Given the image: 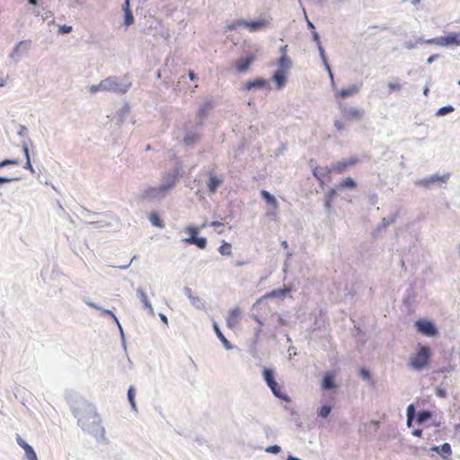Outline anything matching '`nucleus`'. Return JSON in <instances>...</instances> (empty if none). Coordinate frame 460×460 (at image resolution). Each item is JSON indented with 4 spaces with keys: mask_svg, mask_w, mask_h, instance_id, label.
<instances>
[{
    "mask_svg": "<svg viewBox=\"0 0 460 460\" xmlns=\"http://www.w3.org/2000/svg\"><path fill=\"white\" fill-rule=\"evenodd\" d=\"M86 406L89 408L88 417L92 418L93 422H99L100 417L96 410L91 404L87 403Z\"/></svg>",
    "mask_w": 460,
    "mask_h": 460,
    "instance_id": "obj_28",
    "label": "nucleus"
},
{
    "mask_svg": "<svg viewBox=\"0 0 460 460\" xmlns=\"http://www.w3.org/2000/svg\"><path fill=\"white\" fill-rule=\"evenodd\" d=\"M243 26H245L251 31H255L267 27L268 22L266 20H259L253 22L244 21Z\"/></svg>",
    "mask_w": 460,
    "mask_h": 460,
    "instance_id": "obj_14",
    "label": "nucleus"
},
{
    "mask_svg": "<svg viewBox=\"0 0 460 460\" xmlns=\"http://www.w3.org/2000/svg\"><path fill=\"white\" fill-rule=\"evenodd\" d=\"M280 53L281 55H288V45H285L280 48Z\"/></svg>",
    "mask_w": 460,
    "mask_h": 460,
    "instance_id": "obj_53",
    "label": "nucleus"
},
{
    "mask_svg": "<svg viewBox=\"0 0 460 460\" xmlns=\"http://www.w3.org/2000/svg\"><path fill=\"white\" fill-rule=\"evenodd\" d=\"M72 31V26L63 25L58 29V32L62 34L69 33Z\"/></svg>",
    "mask_w": 460,
    "mask_h": 460,
    "instance_id": "obj_43",
    "label": "nucleus"
},
{
    "mask_svg": "<svg viewBox=\"0 0 460 460\" xmlns=\"http://www.w3.org/2000/svg\"><path fill=\"white\" fill-rule=\"evenodd\" d=\"M134 22V17L131 11L125 12V24L127 26L131 25Z\"/></svg>",
    "mask_w": 460,
    "mask_h": 460,
    "instance_id": "obj_37",
    "label": "nucleus"
},
{
    "mask_svg": "<svg viewBox=\"0 0 460 460\" xmlns=\"http://www.w3.org/2000/svg\"><path fill=\"white\" fill-rule=\"evenodd\" d=\"M438 55L435 54V55H432L430 56L429 58H428V63L429 64H431L432 62H434L435 60H437L438 58Z\"/></svg>",
    "mask_w": 460,
    "mask_h": 460,
    "instance_id": "obj_49",
    "label": "nucleus"
},
{
    "mask_svg": "<svg viewBox=\"0 0 460 460\" xmlns=\"http://www.w3.org/2000/svg\"><path fill=\"white\" fill-rule=\"evenodd\" d=\"M331 411H332L331 406L323 405L320 408L318 414L322 418H326L330 414Z\"/></svg>",
    "mask_w": 460,
    "mask_h": 460,
    "instance_id": "obj_32",
    "label": "nucleus"
},
{
    "mask_svg": "<svg viewBox=\"0 0 460 460\" xmlns=\"http://www.w3.org/2000/svg\"><path fill=\"white\" fill-rule=\"evenodd\" d=\"M137 295L141 300V302L145 305V307L149 311L151 314H154V309L146 292L142 289H137Z\"/></svg>",
    "mask_w": 460,
    "mask_h": 460,
    "instance_id": "obj_21",
    "label": "nucleus"
},
{
    "mask_svg": "<svg viewBox=\"0 0 460 460\" xmlns=\"http://www.w3.org/2000/svg\"><path fill=\"white\" fill-rule=\"evenodd\" d=\"M412 435L418 438H420L422 436V430L421 429H414L412 431Z\"/></svg>",
    "mask_w": 460,
    "mask_h": 460,
    "instance_id": "obj_50",
    "label": "nucleus"
},
{
    "mask_svg": "<svg viewBox=\"0 0 460 460\" xmlns=\"http://www.w3.org/2000/svg\"><path fill=\"white\" fill-rule=\"evenodd\" d=\"M291 59L288 55H281L279 59L278 60V66L279 69H282L286 72V70L289 69L291 67Z\"/></svg>",
    "mask_w": 460,
    "mask_h": 460,
    "instance_id": "obj_22",
    "label": "nucleus"
},
{
    "mask_svg": "<svg viewBox=\"0 0 460 460\" xmlns=\"http://www.w3.org/2000/svg\"><path fill=\"white\" fill-rule=\"evenodd\" d=\"M286 293V290L284 289H278L271 292V296H283Z\"/></svg>",
    "mask_w": 460,
    "mask_h": 460,
    "instance_id": "obj_45",
    "label": "nucleus"
},
{
    "mask_svg": "<svg viewBox=\"0 0 460 460\" xmlns=\"http://www.w3.org/2000/svg\"><path fill=\"white\" fill-rule=\"evenodd\" d=\"M104 313L109 314V315H111L116 321V323H119V321H118L117 317L115 316V314L111 311L105 310Z\"/></svg>",
    "mask_w": 460,
    "mask_h": 460,
    "instance_id": "obj_52",
    "label": "nucleus"
},
{
    "mask_svg": "<svg viewBox=\"0 0 460 460\" xmlns=\"http://www.w3.org/2000/svg\"><path fill=\"white\" fill-rule=\"evenodd\" d=\"M161 319L164 322V323H167V318L165 315H161Z\"/></svg>",
    "mask_w": 460,
    "mask_h": 460,
    "instance_id": "obj_61",
    "label": "nucleus"
},
{
    "mask_svg": "<svg viewBox=\"0 0 460 460\" xmlns=\"http://www.w3.org/2000/svg\"><path fill=\"white\" fill-rule=\"evenodd\" d=\"M273 81L277 84L278 89H281L286 84V72L282 69H279L273 75Z\"/></svg>",
    "mask_w": 460,
    "mask_h": 460,
    "instance_id": "obj_16",
    "label": "nucleus"
},
{
    "mask_svg": "<svg viewBox=\"0 0 460 460\" xmlns=\"http://www.w3.org/2000/svg\"><path fill=\"white\" fill-rule=\"evenodd\" d=\"M172 185H173V183H172L170 185H161L157 188L150 187L144 191L143 197L146 199L155 198L159 194L165 193Z\"/></svg>",
    "mask_w": 460,
    "mask_h": 460,
    "instance_id": "obj_10",
    "label": "nucleus"
},
{
    "mask_svg": "<svg viewBox=\"0 0 460 460\" xmlns=\"http://www.w3.org/2000/svg\"><path fill=\"white\" fill-rule=\"evenodd\" d=\"M268 85V82L263 78H257L253 81L247 82L244 86L243 90L250 91L253 88H264Z\"/></svg>",
    "mask_w": 460,
    "mask_h": 460,
    "instance_id": "obj_15",
    "label": "nucleus"
},
{
    "mask_svg": "<svg viewBox=\"0 0 460 460\" xmlns=\"http://www.w3.org/2000/svg\"><path fill=\"white\" fill-rule=\"evenodd\" d=\"M439 455H441L444 459H448V457L452 455L451 446L448 443H444L441 446Z\"/></svg>",
    "mask_w": 460,
    "mask_h": 460,
    "instance_id": "obj_24",
    "label": "nucleus"
},
{
    "mask_svg": "<svg viewBox=\"0 0 460 460\" xmlns=\"http://www.w3.org/2000/svg\"><path fill=\"white\" fill-rule=\"evenodd\" d=\"M104 84H102V82L101 81L99 84H94L90 87L91 93H96L98 91H103Z\"/></svg>",
    "mask_w": 460,
    "mask_h": 460,
    "instance_id": "obj_40",
    "label": "nucleus"
},
{
    "mask_svg": "<svg viewBox=\"0 0 460 460\" xmlns=\"http://www.w3.org/2000/svg\"><path fill=\"white\" fill-rule=\"evenodd\" d=\"M440 448H441V446L440 447L435 446V447H433L431 448V450L437 452L438 454H439L440 453Z\"/></svg>",
    "mask_w": 460,
    "mask_h": 460,
    "instance_id": "obj_57",
    "label": "nucleus"
},
{
    "mask_svg": "<svg viewBox=\"0 0 460 460\" xmlns=\"http://www.w3.org/2000/svg\"><path fill=\"white\" fill-rule=\"evenodd\" d=\"M189 77L190 80L194 81L196 79V75L192 70L189 71Z\"/></svg>",
    "mask_w": 460,
    "mask_h": 460,
    "instance_id": "obj_55",
    "label": "nucleus"
},
{
    "mask_svg": "<svg viewBox=\"0 0 460 460\" xmlns=\"http://www.w3.org/2000/svg\"><path fill=\"white\" fill-rule=\"evenodd\" d=\"M206 226H207V225H206V223H204V224L200 226V228H199V229H203V228H205V227H206Z\"/></svg>",
    "mask_w": 460,
    "mask_h": 460,
    "instance_id": "obj_64",
    "label": "nucleus"
},
{
    "mask_svg": "<svg viewBox=\"0 0 460 460\" xmlns=\"http://www.w3.org/2000/svg\"><path fill=\"white\" fill-rule=\"evenodd\" d=\"M222 183V180L215 175H210L207 186L211 193H215L217 187Z\"/></svg>",
    "mask_w": 460,
    "mask_h": 460,
    "instance_id": "obj_20",
    "label": "nucleus"
},
{
    "mask_svg": "<svg viewBox=\"0 0 460 460\" xmlns=\"http://www.w3.org/2000/svg\"><path fill=\"white\" fill-rule=\"evenodd\" d=\"M23 152H24L25 156L27 158V163H26V166L25 167L31 169V164L30 155H29V149H28L27 146H23Z\"/></svg>",
    "mask_w": 460,
    "mask_h": 460,
    "instance_id": "obj_42",
    "label": "nucleus"
},
{
    "mask_svg": "<svg viewBox=\"0 0 460 460\" xmlns=\"http://www.w3.org/2000/svg\"><path fill=\"white\" fill-rule=\"evenodd\" d=\"M24 43H26L25 41H21L19 42V44L17 45L16 49H19L22 45H23Z\"/></svg>",
    "mask_w": 460,
    "mask_h": 460,
    "instance_id": "obj_63",
    "label": "nucleus"
},
{
    "mask_svg": "<svg viewBox=\"0 0 460 460\" xmlns=\"http://www.w3.org/2000/svg\"><path fill=\"white\" fill-rule=\"evenodd\" d=\"M256 57L253 54H249L245 58L236 60L234 67L237 72L244 73L249 70L250 66L255 61Z\"/></svg>",
    "mask_w": 460,
    "mask_h": 460,
    "instance_id": "obj_9",
    "label": "nucleus"
},
{
    "mask_svg": "<svg viewBox=\"0 0 460 460\" xmlns=\"http://www.w3.org/2000/svg\"><path fill=\"white\" fill-rule=\"evenodd\" d=\"M334 127L338 131H341L345 128V124L341 119H336L334 121Z\"/></svg>",
    "mask_w": 460,
    "mask_h": 460,
    "instance_id": "obj_41",
    "label": "nucleus"
},
{
    "mask_svg": "<svg viewBox=\"0 0 460 460\" xmlns=\"http://www.w3.org/2000/svg\"><path fill=\"white\" fill-rule=\"evenodd\" d=\"M281 244H282V246H283L284 248H287V247H288V243H287V241H283Z\"/></svg>",
    "mask_w": 460,
    "mask_h": 460,
    "instance_id": "obj_62",
    "label": "nucleus"
},
{
    "mask_svg": "<svg viewBox=\"0 0 460 460\" xmlns=\"http://www.w3.org/2000/svg\"><path fill=\"white\" fill-rule=\"evenodd\" d=\"M199 228L195 226H188L186 232L190 234V237L185 239L186 243L196 244L200 249H205L207 246V240L204 237H197Z\"/></svg>",
    "mask_w": 460,
    "mask_h": 460,
    "instance_id": "obj_6",
    "label": "nucleus"
},
{
    "mask_svg": "<svg viewBox=\"0 0 460 460\" xmlns=\"http://www.w3.org/2000/svg\"><path fill=\"white\" fill-rule=\"evenodd\" d=\"M211 107H212L211 103H207L203 107H201L199 111V119H203L207 116V113L211 109Z\"/></svg>",
    "mask_w": 460,
    "mask_h": 460,
    "instance_id": "obj_31",
    "label": "nucleus"
},
{
    "mask_svg": "<svg viewBox=\"0 0 460 460\" xmlns=\"http://www.w3.org/2000/svg\"><path fill=\"white\" fill-rule=\"evenodd\" d=\"M356 187H357L356 181L350 177H347V178L343 179L336 186L337 190H341L344 189H351L352 190V189H355Z\"/></svg>",
    "mask_w": 460,
    "mask_h": 460,
    "instance_id": "obj_17",
    "label": "nucleus"
},
{
    "mask_svg": "<svg viewBox=\"0 0 460 460\" xmlns=\"http://www.w3.org/2000/svg\"><path fill=\"white\" fill-rule=\"evenodd\" d=\"M431 349L427 345L418 344L415 353L410 358L409 365L415 370H421L429 365Z\"/></svg>",
    "mask_w": 460,
    "mask_h": 460,
    "instance_id": "obj_2",
    "label": "nucleus"
},
{
    "mask_svg": "<svg viewBox=\"0 0 460 460\" xmlns=\"http://www.w3.org/2000/svg\"><path fill=\"white\" fill-rule=\"evenodd\" d=\"M447 181V177L445 176H431L429 179H424V180H421L420 181V183L424 185V186H428L429 183H433V182H436V181Z\"/></svg>",
    "mask_w": 460,
    "mask_h": 460,
    "instance_id": "obj_25",
    "label": "nucleus"
},
{
    "mask_svg": "<svg viewBox=\"0 0 460 460\" xmlns=\"http://www.w3.org/2000/svg\"><path fill=\"white\" fill-rule=\"evenodd\" d=\"M220 341L223 343L224 347L226 349H232V345H231L230 341L226 337L223 338Z\"/></svg>",
    "mask_w": 460,
    "mask_h": 460,
    "instance_id": "obj_46",
    "label": "nucleus"
},
{
    "mask_svg": "<svg viewBox=\"0 0 460 460\" xmlns=\"http://www.w3.org/2000/svg\"><path fill=\"white\" fill-rule=\"evenodd\" d=\"M29 3L32 5H36L37 4V0H29Z\"/></svg>",
    "mask_w": 460,
    "mask_h": 460,
    "instance_id": "obj_59",
    "label": "nucleus"
},
{
    "mask_svg": "<svg viewBox=\"0 0 460 460\" xmlns=\"http://www.w3.org/2000/svg\"><path fill=\"white\" fill-rule=\"evenodd\" d=\"M102 84H104L103 91L109 92H117L118 91V84L115 78L109 77L102 81Z\"/></svg>",
    "mask_w": 460,
    "mask_h": 460,
    "instance_id": "obj_19",
    "label": "nucleus"
},
{
    "mask_svg": "<svg viewBox=\"0 0 460 460\" xmlns=\"http://www.w3.org/2000/svg\"><path fill=\"white\" fill-rule=\"evenodd\" d=\"M453 111H454L453 106L448 105V106H445V107H442L441 109H439L438 111V115H445V114H447L449 112H452Z\"/></svg>",
    "mask_w": 460,
    "mask_h": 460,
    "instance_id": "obj_38",
    "label": "nucleus"
},
{
    "mask_svg": "<svg viewBox=\"0 0 460 460\" xmlns=\"http://www.w3.org/2000/svg\"><path fill=\"white\" fill-rule=\"evenodd\" d=\"M415 325L418 329V332L426 336H435L438 333L434 324L427 320H418L416 321Z\"/></svg>",
    "mask_w": 460,
    "mask_h": 460,
    "instance_id": "obj_8",
    "label": "nucleus"
},
{
    "mask_svg": "<svg viewBox=\"0 0 460 460\" xmlns=\"http://www.w3.org/2000/svg\"><path fill=\"white\" fill-rule=\"evenodd\" d=\"M438 394L440 396H444L445 393L442 390H438Z\"/></svg>",
    "mask_w": 460,
    "mask_h": 460,
    "instance_id": "obj_60",
    "label": "nucleus"
},
{
    "mask_svg": "<svg viewBox=\"0 0 460 460\" xmlns=\"http://www.w3.org/2000/svg\"><path fill=\"white\" fill-rule=\"evenodd\" d=\"M123 10H124V12L130 11V9H129V0H125V3L123 4Z\"/></svg>",
    "mask_w": 460,
    "mask_h": 460,
    "instance_id": "obj_51",
    "label": "nucleus"
},
{
    "mask_svg": "<svg viewBox=\"0 0 460 460\" xmlns=\"http://www.w3.org/2000/svg\"><path fill=\"white\" fill-rule=\"evenodd\" d=\"M359 90H360V86L358 84H352L347 88H342L341 90H337L334 93L335 100L337 101L338 103L341 102V101L342 99L356 95L357 93H358Z\"/></svg>",
    "mask_w": 460,
    "mask_h": 460,
    "instance_id": "obj_7",
    "label": "nucleus"
},
{
    "mask_svg": "<svg viewBox=\"0 0 460 460\" xmlns=\"http://www.w3.org/2000/svg\"><path fill=\"white\" fill-rule=\"evenodd\" d=\"M338 107L346 121L359 120L363 116V111L355 107H346L342 102H339Z\"/></svg>",
    "mask_w": 460,
    "mask_h": 460,
    "instance_id": "obj_5",
    "label": "nucleus"
},
{
    "mask_svg": "<svg viewBox=\"0 0 460 460\" xmlns=\"http://www.w3.org/2000/svg\"><path fill=\"white\" fill-rule=\"evenodd\" d=\"M358 158L357 156H351L349 159L339 161L336 164H332V168L325 167L323 169H319L318 167L314 168L313 171L314 176L322 181L323 177L328 175L330 172H333L338 174H341L347 171L349 167H351L358 164Z\"/></svg>",
    "mask_w": 460,
    "mask_h": 460,
    "instance_id": "obj_1",
    "label": "nucleus"
},
{
    "mask_svg": "<svg viewBox=\"0 0 460 460\" xmlns=\"http://www.w3.org/2000/svg\"><path fill=\"white\" fill-rule=\"evenodd\" d=\"M16 441L18 445L25 451L26 456L29 460H37V455L33 448L27 444L20 436H17Z\"/></svg>",
    "mask_w": 460,
    "mask_h": 460,
    "instance_id": "obj_11",
    "label": "nucleus"
},
{
    "mask_svg": "<svg viewBox=\"0 0 460 460\" xmlns=\"http://www.w3.org/2000/svg\"><path fill=\"white\" fill-rule=\"evenodd\" d=\"M360 374H361L363 378L370 379V373L367 369L362 368L361 371H360Z\"/></svg>",
    "mask_w": 460,
    "mask_h": 460,
    "instance_id": "obj_48",
    "label": "nucleus"
},
{
    "mask_svg": "<svg viewBox=\"0 0 460 460\" xmlns=\"http://www.w3.org/2000/svg\"><path fill=\"white\" fill-rule=\"evenodd\" d=\"M280 451V447L279 446H272L267 448V452L277 454Z\"/></svg>",
    "mask_w": 460,
    "mask_h": 460,
    "instance_id": "obj_47",
    "label": "nucleus"
},
{
    "mask_svg": "<svg viewBox=\"0 0 460 460\" xmlns=\"http://www.w3.org/2000/svg\"><path fill=\"white\" fill-rule=\"evenodd\" d=\"M11 181H12V179L5 178V177H0V184L6 183V182H9Z\"/></svg>",
    "mask_w": 460,
    "mask_h": 460,
    "instance_id": "obj_54",
    "label": "nucleus"
},
{
    "mask_svg": "<svg viewBox=\"0 0 460 460\" xmlns=\"http://www.w3.org/2000/svg\"><path fill=\"white\" fill-rule=\"evenodd\" d=\"M241 310L239 308H234L229 312L226 319V324L229 328L233 329L237 326Z\"/></svg>",
    "mask_w": 460,
    "mask_h": 460,
    "instance_id": "obj_12",
    "label": "nucleus"
},
{
    "mask_svg": "<svg viewBox=\"0 0 460 460\" xmlns=\"http://www.w3.org/2000/svg\"><path fill=\"white\" fill-rule=\"evenodd\" d=\"M428 43L436 44L438 46H449V45H456L460 46V33H448L446 36L434 38L429 40Z\"/></svg>",
    "mask_w": 460,
    "mask_h": 460,
    "instance_id": "obj_4",
    "label": "nucleus"
},
{
    "mask_svg": "<svg viewBox=\"0 0 460 460\" xmlns=\"http://www.w3.org/2000/svg\"><path fill=\"white\" fill-rule=\"evenodd\" d=\"M335 194H336L335 190H332L329 192V196H330V197L334 196Z\"/></svg>",
    "mask_w": 460,
    "mask_h": 460,
    "instance_id": "obj_58",
    "label": "nucleus"
},
{
    "mask_svg": "<svg viewBox=\"0 0 460 460\" xmlns=\"http://www.w3.org/2000/svg\"><path fill=\"white\" fill-rule=\"evenodd\" d=\"M431 418V412L429 411H422L417 415V422L419 424L423 423Z\"/></svg>",
    "mask_w": 460,
    "mask_h": 460,
    "instance_id": "obj_27",
    "label": "nucleus"
},
{
    "mask_svg": "<svg viewBox=\"0 0 460 460\" xmlns=\"http://www.w3.org/2000/svg\"><path fill=\"white\" fill-rule=\"evenodd\" d=\"M263 376L268 386L270 388L276 397L288 401V397L283 393L281 387L274 379L273 371L271 369L265 368L263 370Z\"/></svg>",
    "mask_w": 460,
    "mask_h": 460,
    "instance_id": "obj_3",
    "label": "nucleus"
},
{
    "mask_svg": "<svg viewBox=\"0 0 460 460\" xmlns=\"http://www.w3.org/2000/svg\"><path fill=\"white\" fill-rule=\"evenodd\" d=\"M19 164L18 160L5 159L0 163V168L7 166V165H14V164Z\"/></svg>",
    "mask_w": 460,
    "mask_h": 460,
    "instance_id": "obj_39",
    "label": "nucleus"
},
{
    "mask_svg": "<svg viewBox=\"0 0 460 460\" xmlns=\"http://www.w3.org/2000/svg\"><path fill=\"white\" fill-rule=\"evenodd\" d=\"M149 220L151 222V224L154 226H156L158 228H164V222L162 221V219L159 217V215L156 213V212H152L150 213L149 215Z\"/></svg>",
    "mask_w": 460,
    "mask_h": 460,
    "instance_id": "obj_23",
    "label": "nucleus"
},
{
    "mask_svg": "<svg viewBox=\"0 0 460 460\" xmlns=\"http://www.w3.org/2000/svg\"><path fill=\"white\" fill-rule=\"evenodd\" d=\"M414 416H415L414 406H413V404H410L407 407V424H408V426L411 425V421H412Z\"/></svg>",
    "mask_w": 460,
    "mask_h": 460,
    "instance_id": "obj_29",
    "label": "nucleus"
},
{
    "mask_svg": "<svg viewBox=\"0 0 460 460\" xmlns=\"http://www.w3.org/2000/svg\"><path fill=\"white\" fill-rule=\"evenodd\" d=\"M214 331L217 336V338L221 341L223 338H225L224 334L220 331L218 325L215 323L213 325Z\"/></svg>",
    "mask_w": 460,
    "mask_h": 460,
    "instance_id": "obj_44",
    "label": "nucleus"
},
{
    "mask_svg": "<svg viewBox=\"0 0 460 460\" xmlns=\"http://www.w3.org/2000/svg\"><path fill=\"white\" fill-rule=\"evenodd\" d=\"M387 87H388V89H389V91L391 93L392 92H397V91H400L402 89V84L399 82L389 83L387 84Z\"/></svg>",
    "mask_w": 460,
    "mask_h": 460,
    "instance_id": "obj_34",
    "label": "nucleus"
},
{
    "mask_svg": "<svg viewBox=\"0 0 460 460\" xmlns=\"http://www.w3.org/2000/svg\"><path fill=\"white\" fill-rule=\"evenodd\" d=\"M243 22H244V21H243V20H237V21L234 22L233 23L228 24V25L226 26V28H227V30H229V31H233V30L237 29V28H238V27H240V26H243Z\"/></svg>",
    "mask_w": 460,
    "mask_h": 460,
    "instance_id": "obj_36",
    "label": "nucleus"
},
{
    "mask_svg": "<svg viewBox=\"0 0 460 460\" xmlns=\"http://www.w3.org/2000/svg\"><path fill=\"white\" fill-rule=\"evenodd\" d=\"M218 251L222 255H231L232 245L229 243L223 242V243L219 247Z\"/></svg>",
    "mask_w": 460,
    "mask_h": 460,
    "instance_id": "obj_26",
    "label": "nucleus"
},
{
    "mask_svg": "<svg viewBox=\"0 0 460 460\" xmlns=\"http://www.w3.org/2000/svg\"><path fill=\"white\" fill-rule=\"evenodd\" d=\"M261 196L269 205H270L273 208L274 210H277L279 204H278L277 199L274 198V196H272L267 190H261Z\"/></svg>",
    "mask_w": 460,
    "mask_h": 460,
    "instance_id": "obj_18",
    "label": "nucleus"
},
{
    "mask_svg": "<svg viewBox=\"0 0 460 460\" xmlns=\"http://www.w3.org/2000/svg\"><path fill=\"white\" fill-rule=\"evenodd\" d=\"M128 401L132 406V408H136V402H135V389L134 387L130 386L128 391Z\"/></svg>",
    "mask_w": 460,
    "mask_h": 460,
    "instance_id": "obj_33",
    "label": "nucleus"
},
{
    "mask_svg": "<svg viewBox=\"0 0 460 460\" xmlns=\"http://www.w3.org/2000/svg\"><path fill=\"white\" fill-rule=\"evenodd\" d=\"M335 373L333 371L326 372L322 381L323 389H332L335 387Z\"/></svg>",
    "mask_w": 460,
    "mask_h": 460,
    "instance_id": "obj_13",
    "label": "nucleus"
},
{
    "mask_svg": "<svg viewBox=\"0 0 460 460\" xmlns=\"http://www.w3.org/2000/svg\"><path fill=\"white\" fill-rule=\"evenodd\" d=\"M199 139V136L196 134L186 136L183 139L186 145H190L195 143Z\"/></svg>",
    "mask_w": 460,
    "mask_h": 460,
    "instance_id": "obj_35",
    "label": "nucleus"
},
{
    "mask_svg": "<svg viewBox=\"0 0 460 460\" xmlns=\"http://www.w3.org/2000/svg\"><path fill=\"white\" fill-rule=\"evenodd\" d=\"M74 415L78 419V422L82 427H84L86 416L79 409L74 410Z\"/></svg>",
    "mask_w": 460,
    "mask_h": 460,
    "instance_id": "obj_30",
    "label": "nucleus"
},
{
    "mask_svg": "<svg viewBox=\"0 0 460 460\" xmlns=\"http://www.w3.org/2000/svg\"><path fill=\"white\" fill-rule=\"evenodd\" d=\"M223 224L221 222H218V221H213L210 223V226H222Z\"/></svg>",
    "mask_w": 460,
    "mask_h": 460,
    "instance_id": "obj_56",
    "label": "nucleus"
}]
</instances>
